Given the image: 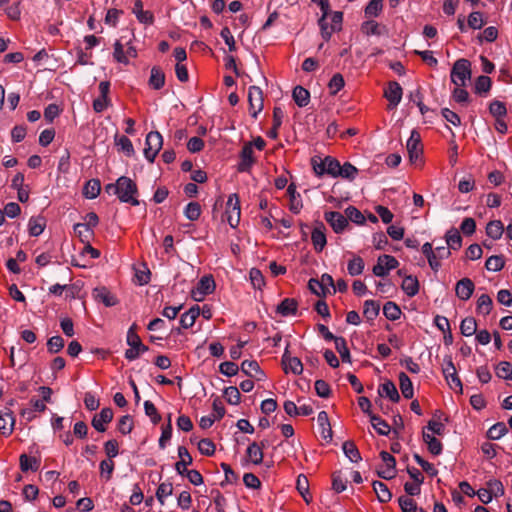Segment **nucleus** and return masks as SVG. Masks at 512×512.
<instances>
[{
  "label": "nucleus",
  "mask_w": 512,
  "mask_h": 512,
  "mask_svg": "<svg viewBox=\"0 0 512 512\" xmlns=\"http://www.w3.org/2000/svg\"><path fill=\"white\" fill-rule=\"evenodd\" d=\"M450 79L454 88L453 99L458 103H465L469 94L467 87L471 84V63L467 59H458L452 66Z\"/></svg>",
  "instance_id": "f257e3e1"
},
{
  "label": "nucleus",
  "mask_w": 512,
  "mask_h": 512,
  "mask_svg": "<svg viewBox=\"0 0 512 512\" xmlns=\"http://www.w3.org/2000/svg\"><path fill=\"white\" fill-rule=\"evenodd\" d=\"M107 193L117 195L118 199L123 203H129L133 206L139 204L137 200L138 188L136 183L129 177L121 176L114 184H107L105 186Z\"/></svg>",
  "instance_id": "f03ea898"
},
{
  "label": "nucleus",
  "mask_w": 512,
  "mask_h": 512,
  "mask_svg": "<svg viewBox=\"0 0 512 512\" xmlns=\"http://www.w3.org/2000/svg\"><path fill=\"white\" fill-rule=\"evenodd\" d=\"M339 163L340 162L337 159L331 156H327L324 159L312 158L311 160L313 171L318 177H322L324 174H327L332 178H337Z\"/></svg>",
  "instance_id": "7ed1b4c3"
},
{
  "label": "nucleus",
  "mask_w": 512,
  "mask_h": 512,
  "mask_svg": "<svg viewBox=\"0 0 512 512\" xmlns=\"http://www.w3.org/2000/svg\"><path fill=\"white\" fill-rule=\"evenodd\" d=\"M489 114L495 118V129L504 134L507 132V124L504 121V117L507 114V109L504 102L499 100H493L488 107Z\"/></svg>",
  "instance_id": "20e7f679"
},
{
  "label": "nucleus",
  "mask_w": 512,
  "mask_h": 512,
  "mask_svg": "<svg viewBox=\"0 0 512 512\" xmlns=\"http://www.w3.org/2000/svg\"><path fill=\"white\" fill-rule=\"evenodd\" d=\"M144 156L149 162H153L162 148L163 138L158 131H151L145 140Z\"/></svg>",
  "instance_id": "39448f33"
},
{
  "label": "nucleus",
  "mask_w": 512,
  "mask_h": 512,
  "mask_svg": "<svg viewBox=\"0 0 512 512\" xmlns=\"http://www.w3.org/2000/svg\"><path fill=\"white\" fill-rule=\"evenodd\" d=\"M227 222L232 228H236L240 222V200L236 193L230 194L226 202L225 211Z\"/></svg>",
  "instance_id": "423d86ee"
},
{
  "label": "nucleus",
  "mask_w": 512,
  "mask_h": 512,
  "mask_svg": "<svg viewBox=\"0 0 512 512\" xmlns=\"http://www.w3.org/2000/svg\"><path fill=\"white\" fill-rule=\"evenodd\" d=\"M399 266L398 260L391 255L383 254L377 259V263L374 265L372 271L377 277H385L391 270L396 269Z\"/></svg>",
  "instance_id": "0eeeda50"
},
{
  "label": "nucleus",
  "mask_w": 512,
  "mask_h": 512,
  "mask_svg": "<svg viewBox=\"0 0 512 512\" xmlns=\"http://www.w3.org/2000/svg\"><path fill=\"white\" fill-rule=\"evenodd\" d=\"M382 464L377 468V474L380 478L390 480L396 476V460L388 452L382 451L380 453Z\"/></svg>",
  "instance_id": "6e6552de"
},
{
  "label": "nucleus",
  "mask_w": 512,
  "mask_h": 512,
  "mask_svg": "<svg viewBox=\"0 0 512 512\" xmlns=\"http://www.w3.org/2000/svg\"><path fill=\"white\" fill-rule=\"evenodd\" d=\"M406 148L409 154L410 162L416 164L420 160L423 153L421 137L416 130L411 132V135L406 143Z\"/></svg>",
  "instance_id": "1a4fd4ad"
},
{
  "label": "nucleus",
  "mask_w": 512,
  "mask_h": 512,
  "mask_svg": "<svg viewBox=\"0 0 512 512\" xmlns=\"http://www.w3.org/2000/svg\"><path fill=\"white\" fill-rule=\"evenodd\" d=\"M263 92L257 86H251L248 91L249 112L253 118L263 110Z\"/></svg>",
  "instance_id": "9d476101"
},
{
  "label": "nucleus",
  "mask_w": 512,
  "mask_h": 512,
  "mask_svg": "<svg viewBox=\"0 0 512 512\" xmlns=\"http://www.w3.org/2000/svg\"><path fill=\"white\" fill-rule=\"evenodd\" d=\"M503 493V484L497 479H489L486 481V487H482V504L491 502L493 498H497Z\"/></svg>",
  "instance_id": "9b49d317"
},
{
  "label": "nucleus",
  "mask_w": 512,
  "mask_h": 512,
  "mask_svg": "<svg viewBox=\"0 0 512 512\" xmlns=\"http://www.w3.org/2000/svg\"><path fill=\"white\" fill-rule=\"evenodd\" d=\"M215 289V281L212 276H203L195 289L192 290V297L195 301H202L204 297Z\"/></svg>",
  "instance_id": "f8f14e48"
},
{
  "label": "nucleus",
  "mask_w": 512,
  "mask_h": 512,
  "mask_svg": "<svg viewBox=\"0 0 512 512\" xmlns=\"http://www.w3.org/2000/svg\"><path fill=\"white\" fill-rule=\"evenodd\" d=\"M126 342L129 346V349L125 351V358L128 361H134L137 359V348L138 345L141 343V339L136 333V324H133L129 328L127 332Z\"/></svg>",
  "instance_id": "ddd939ff"
},
{
  "label": "nucleus",
  "mask_w": 512,
  "mask_h": 512,
  "mask_svg": "<svg viewBox=\"0 0 512 512\" xmlns=\"http://www.w3.org/2000/svg\"><path fill=\"white\" fill-rule=\"evenodd\" d=\"M403 90L400 84L396 81L389 82L388 87L385 89L384 96L388 100V109H395L401 102Z\"/></svg>",
  "instance_id": "4468645a"
},
{
  "label": "nucleus",
  "mask_w": 512,
  "mask_h": 512,
  "mask_svg": "<svg viewBox=\"0 0 512 512\" xmlns=\"http://www.w3.org/2000/svg\"><path fill=\"white\" fill-rule=\"evenodd\" d=\"M110 91V83L108 81H101L99 83L100 95L93 101V109L95 112H103L109 105L110 100L108 97Z\"/></svg>",
  "instance_id": "2eb2a0df"
},
{
  "label": "nucleus",
  "mask_w": 512,
  "mask_h": 512,
  "mask_svg": "<svg viewBox=\"0 0 512 512\" xmlns=\"http://www.w3.org/2000/svg\"><path fill=\"white\" fill-rule=\"evenodd\" d=\"M15 416L9 407L0 411V433L7 437L10 436L15 426Z\"/></svg>",
  "instance_id": "dca6fc26"
},
{
  "label": "nucleus",
  "mask_w": 512,
  "mask_h": 512,
  "mask_svg": "<svg viewBox=\"0 0 512 512\" xmlns=\"http://www.w3.org/2000/svg\"><path fill=\"white\" fill-rule=\"evenodd\" d=\"M253 154L252 142L245 143L240 153V162L238 163L239 172L250 171L251 167L255 163Z\"/></svg>",
  "instance_id": "f3484780"
},
{
  "label": "nucleus",
  "mask_w": 512,
  "mask_h": 512,
  "mask_svg": "<svg viewBox=\"0 0 512 512\" xmlns=\"http://www.w3.org/2000/svg\"><path fill=\"white\" fill-rule=\"evenodd\" d=\"M442 369H443V374H444L450 388L454 389V390L459 389L460 391H462L461 381H460L459 377L456 375V369H455L450 357L444 360Z\"/></svg>",
  "instance_id": "a211bd4d"
},
{
  "label": "nucleus",
  "mask_w": 512,
  "mask_h": 512,
  "mask_svg": "<svg viewBox=\"0 0 512 512\" xmlns=\"http://www.w3.org/2000/svg\"><path fill=\"white\" fill-rule=\"evenodd\" d=\"M282 366L285 373H293L299 375L303 371V365L299 358L292 357L289 354L288 347L285 349L282 355Z\"/></svg>",
  "instance_id": "6ab92c4d"
},
{
  "label": "nucleus",
  "mask_w": 512,
  "mask_h": 512,
  "mask_svg": "<svg viewBox=\"0 0 512 512\" xmlns=\"http://www.w3.org/2000/svg\"><path fill=\"white\" fill-rule=\"evenodd\" d=\"M325 220L330 224L334 232L341 233L348 226L346 215L340 212L330 211L325 213Z\"/></svg>",
  "instance_id": "aec40b11"
},
{
  "label": "nucleus",
  "mask_w": 512,
  "mask_h": 512,
  "mask_svg": "<svg viewBox=\"0 0 512 512\" xmlns=\"http://www.w3.org/2000/svg\"><path fill=\"white\" fill-rule=\"evenodd\" d=\"M113 419V411L111 408H103L99 414H96L92 419V426L99 432L106 430V424Z\"/></svg>",
  "instance_id": "412c9836"
},
{
  "label": "nucleus",
  "mask_w": 512,
  "mask_h": 512,
  "mask_svg": "<svg viewBox=\"0 0 512 512\" xmlns=\"http://www.w3.org/2000/svg\"><path fill=\"white\" fill-rule=\"evenodd\" d=\"M325 230H326V228H325L324 224H322V223H318L313 228V231L311 234V241L313 243L314 249L317 252H321L327 243Z\"/></svg>",
  "instance_id": "4be33fe9"
},
{
  "label": "nucleus",
  "mask_w": 512,
  "mask_h": 512,
  "mask_svg": "<svg viewBox=\"0 0 512 512\" xmlns=\"http://www.w3.org/2000/svg\"><path fill=\"white\" fill-rule=\"evenodd\" d=\"M378 394L380 397L388 398L390 401L397 403L400 400V395L395 384L387 380L378 387Z\"/></svg>",
  "instance_id": "5701e85b"
},
{
  "label": "nucleus",
  "mask_w": 512,
  "mask_h": 512,
  "mask_svg": "<svg viewBox=\"0 0 512 512\" xmlns=\"http://www.w3.org/2000/svg\"><path fill=\"white\" fill-rule=\"evenodd\" d=\"M456 295L462 300H468L474 291V284L469 278H463L456 284Z\"/></svg>",
  "instance_id": "b1692460"
},
{
  "label": "nucleus",
  "mask_w": 512,
  "mask_h": 512,
  "mask_svg": "<svg viewBox=\"0 0 512 512\" xmlns=\"http://www.w3.org/2000/svg\"><path fill=\"white\" fill-rule=\"evenodd\" d=\"M178 456L180 460L175 464V469L180 475H184L187 471V466L192 464V457L184 446L178 447Z\"/></svg>",
  "instance_id": "393cba45"
},
{
  "label": "nucleus",
  "mask_w": 512,
  "mask_h": 512,
  "mask_svg": "<svg viewBox=\"0 0 512 512\" xmlns=\"http://www.w3.org/2000/svg\"><path fill=\"white\" fill-rule=\"evenodd\" d=\"M461 334L465 337L475 336V340L480 342V334L477 333V322L473 317H466L460 325Z\"/></svg>",
  "instance_id": "a878e982"
},
{
  "label": "nucleus",
  "mask_w": 512,
  "mask_h": 512,
  "mask_svg": "<svg viewBox=\"0 0 512 512\" xmlns=\"http://www.w3.org/2000/svg\"><path fill=\"white\" fill-rule=\"evenodd\" d=\"M132 12L140 23L152 24L154 21L153 14L150 11L143 10V2L141 0L134 2Z\"/></svg>",
  "instance_id": "bb28decb"
},
{
  "label": "nucleus",
  "mask_w": 512,
  "mask_h": 512,
  "mask_svg": "<svg viewBox=\"0 0 512 512\" xmlns=\"http://www.w3.org/2000/svg\"><path fill=\"white\" fill-rule=\"evenodd\" d=\"M266 447L265 442L258 444L256 442L251 443L247 448V457L253 464H260L263 460V448Z\"/></svg>",
  "instance_id": "cd10ccee"
},
{
  "label": "nucleus",
  "mask_w": 512,
  "mask_h": 512,
  "mask_svg": "<svg viewBox=\"0 0 512 512\" xmlns=\"http://www.w3.org/2000/svg\"><path fill=\"white\" fill-rule=\"evenodd\" d=\"M149 85L155 90L161 89L165 85V74L161 68L154 66L151 69Z\"/></svg>",
  "instance_id": "c85d7f7f"
},
{
  "label": "nucleus",
  "mask_w": 512,
  "mask_h": 512,
  "mask_svg": "<svg viewBox=\"0 0 512 512\" xmlns=\"http://www.w3.org/2000/svg\"><path fill=\"white\" fill-rule=\"evenodd\" d=\"M317 422L321 428L322 437L326 440H331L332 439V429L330 426L329 417H328L327 412H325V411L319 412L318 416H317Z\"/></svg>",
  "instance_id": "c756f323"
},
{
  "label": "nucleus",
  "mask_w": 512,
  "mask_h": 512,
  "mask_svg": "<svg viewBox=\"0 0 512 512\" xmlns=\"http://www.w3.org/2000/svg\"><path fill=\"white\" fill-rule=\"evenodd\" d=\"M297 301L293 298H285L281 303L277 306V313L282 316H290L295 315L297 311Z\"/></svg>",
  "instance_id": "7c9ffc66"
},
{
  "label": "nucleus",
  "mask_w": 512,
  "mask_h": 512,
  "mask_svg": "<svg viewBox=\"0 0 512 512\" xmlns=\"http://www.w3.org/2000/svg\"><path fill=\"white\" fill-rule=\"evenodd\" d=\"M199 314L200 308L198 306L191 307L188 311L181 315L180 325L185 329L192 327Z\"/></svg>",
  "instance_id": "2f4dec72"
},
{
  "label": "nucleus",
  "mask_w": 512,
  "mask_h": 512,
  "mask_svg": "<svg viewBox=\"0 0 512 512\" xmlns=\"http://www.w3.org/2000/svg\"><path fill=\"white\" fill-rule=\"evenodd\" d=\"M399 386L404 398L412 399L414 396L413 384L404 372L399 373Z\"/></svg>",
  "instance_id": "473e14b6"
},
{
  "label": "nucleus",
  "mask_w": 512,
  "mask_h": 512,
  "mask_svg": "<svg viewBox=\"0 0 512 512\" xmlns=\"http://www.w3.org/2000/svg\"><path fill=\"white\" fill-rule=\"evenodd\" d=\"M292 97L299 107H305L310 101V93L302 86H296L293 90Z\"/></svg>",
  "instance_id": "72a5a7b5"
},
{
  "label": "nucleus",
  "mask_w": 512,
  "mask_h": 512,
  "mask_svg": "<svg viewBox=\"0 0 512 512\" xmlns=\"http://www.w3.org/2000/svg\"><path fill=\"white\" fill-rule=\"evenodd\" d=\"M20 469L23 472L37 471L40 467V460L35 457H29L26 454H22L19 457Z\"/></svg>",
  "instance_id": "f704fd0d"
},
{
  "label": "nucleus",
  "mask_w": 512,
  "mask_h": 512,
  "mask_svg": "<svg viewBox=\"0 0 512 512\" xmlns=\"http://www.w3.org/2000/svg\"><path fill=\"white\" fill-rule=\"evenodd\" d=\"M101 191V183L98 179H91L86 182L83 188V195L87 199H95Z\"/></svg>",
  "instance_id": "c9c22d12"
},
{
  "label": "nucleus",
  "mask_w": 512,
  "mask_h": 512,
  "mask_svg": "<svg viewBox=\"0 0 512 512\" xmlns=\"http://www.w3.org/2000/svg\"><path fill=\"white\" fill-rule=\"evenodd\" d=\"M504 232L503 223L500 220H493L486 225V234L493 240L501 238Z\"/></svg>",
  "instance_id": "e433bc0d"
},
{
  "label": "nucleus",
  "mask_w": 512,
  "mask_h": 512,
  "mask_svg": "<svg viewBox=\"0 0 512 512\" xmlns=\"http://www.w3.org/2000/svg\"><path fill=\"white\" fill-rule=\"evenodd\" d=\"M115 144L119 148V150H121L126 156L132 157L134 155L135 150H134L131 140L128 137H126L124 135H122V136L116 135L115 136Z\"/></svg>",
  "instance_id": "4c0bfd02"
},
{
  "label": "nucleus",
  "mask_w": 512,
  "mask_h": 512,
  "mask_svg": "<svg viewBox=\"0 0 512 512\" xmlns=\"http://www.w3.org/2000/svg\"><path fill=\"white\" fill-rule=\"evenodd\" d=\"M284 118V112L282 108L275 107L273 110V126L271 130L268 132V137L272 139H276L278 136V129L282 125V120Z\"/></svg>",
  "instance_id": "58836bf2"
},
{
  "label": "nucleus",
  "mask_w": 512,
  "mask_h": 512,
  "mask_svg": "<svg viewBox=\"0 0 512 512\" xmlns=\"http://www.w3.org/2000/svg\"><path fill=\"white\" fill-rule=\"evenodd\" d=\"M343 452L345 456L354 463L359 462L362 458L358 448L355 443L352 441H345L342 445Z\"/></svg>",
  "instance_id": "ea45409f"
},
{
  "label": "nucleus",
  "mask_w": 512,
  "mask_h": 512,
  "mask_svg": "<svg viewBox=\"0 0 512 512\" xmlns=\"http://www.w3.org/2000/svg\"><path fill=\"white\" fill-rule=\"evenodd\" d=\"M358 173L357 168L352 165L349 162H345L343 165L339 163L338 169H337V178L341 177L348 180L355 179L356 175Z\"/></svg>",
  "instance_id": "a19ab883"
},
{
  "label": "nucleus",
  "mask_w": 512,
  "mask_h": 512,
  "mask_svg": "<svg viewBox=\"0 0 512 512\" xmlns=\"http://www.w3.org/2000/svg\"><path fill=\"white\" fill-rule=\"evenodd\" d=\"M401 288L410 297L415 296L419 291V283L415 277L406 276L403 281Z\"/></svg>",
  "instance_id": "79ce46f5"
},
{
  "label": "nucleus",
  "mask_w": 512,
  "mask_h": 512,
  "mask_svg": "<svg viewBox=\"0 0 512 512\" xmlns=\"http://www.w3.org/2000/svg\"><path fill=\"white\" fill-rule=\"evenodd\" d=\"M507 432L508 428L506 424L504 422H497L488 429L486 436L489 440H498Z\"/></svg>",
  "instance_id": "37998d69"
},
{
  "label": "nucleus",
  "mask_w": 512,
  "mask_h": 512,
  "mask_svg": "<svg viewBox=\"0 0 512 512\" xmlns=\"http://www.w3.org/2000/svg\"><path fill=\"white\" fill-rule=\"evenodd\" d=\"M380 305L374 300H366L364 302L363 315L368 321H373L379 314Z\"/></svg>",
  "instance_id": "c03bdc74"
},
{
  "label": "nucleus",
  "mask_w": 512,
  "mask_h": 512,
  "mask_svg": "<svg viewBox=\"0 0 512 512\" xmlns=\"http://www.w3.org/2000/svg\"><path fill=\"white\" fill-rule=\"evenodd\" d=\"M373 489L377 495V498L380 502H388L390 501L392 494L389 491L386 484H384L381 481H374L373 482Z\"/></svg>",
  "instance_id": "a18cd8bd"
},
{
  "label": "nucleus",
  "mask_w": 512,
  "mask_h": 512,
  "mask_svg": "<svg viewBox=\"0 0 512 512\" xmlns=\"http://www.w3.org/2000/svg\"><path fill=\"white\" fill-rule=\"evenodd\" d=\"M364 267V260L360 256L354 255L353 258L348 262L347 271L349 275L357 276L362 274Z\"/></svg>",
  "instance_id": "49530a36"
},
{
  "label": "nucleus",
  "mask_w": 512,
  "mask_h": 512,
  "mask_svg": "<svg viewBox=\"0 0 512 512\" xmlns=\"http://www.w3.org/2000/svg\"><path fill=\"white\" fill-rule=\"evenodd\" d=\"M459 492H453L452 494V498L455 502H460L462 500V496L461 494H464V495H467L469 497H472V496H480V493L479 491H475L471 485L468 483V482H461L459 484Z\"/></svg>",
  "instance_id": "de8ad7c7"
},
{
  "label": "nucleus",
  "mask_w": 512,
  "mask_h": 512,
  "mask_svg": "<svg viewBox=\"0 0 512 512\" xmlns=\"http://www.w3.org/2000/svg\"><path fill=\"white\" fill-rule=\"evenodd\" d=\"M422 253L427 257L431 269L437 271L440 267V262L436 260V254L433 251L432 244L429 242L424 243Z\"/></svg>",
  "instance_id": "09e8293b"
},
{
  "label": "nucleus",
  "mask_w": 512,
  "mask_h": 512,
  "mask_svg": "<svg viewBox=\"0 0 512 512\" xmlns=\"http://www.w3.org/2000/svg\"><path fill=\"white\" fill-rule=\"evenodd\" d=\"M423 440L427 444L429 451L433 455H439L442 452V446L438 439L428 432H423Z\"/></svg>",
  "instance_id": "8fccbe9b"
},
{
  "label": "nucleus",
  "mask_w": 512,
  "mask_h": 512,
  "mask_svg": "<svg viewBox=\"0 0 512 512\" xmlns=\"http://www.w3.org/2000/svg\"><path fill=\"white\" fill-rule=\"evenodd\" d=\"M383 314L387 319L395 321L400 318L402 312L396 303L389 301L383 307Z\"/></svg>",
  "instance_id": "3c124183"
},
{
  "label": "nucleus",
  "mask_w": 512,
  "mask_h": 512,
  "mask_svg": "<svg viewBox=\"0 0 512 512\" xmlns=\"http://www.w3.org/2000/svg\"><path fill=\"white\" fill-rule=\"evenodd\" d=\"M504 265L505 259L503 255H492L485 262V268L492 272L500 271Z\"/></svg>",
  "instance_id": "603ef678"
},
{
  "label": "nucleus",
  "mask_w": 512,
  "mask_h": 512,
  "mask_svg": "<svg viewBox=\"0 0 512 512\" xmlns=\"http://www.w3.org/2000/svg\"><path fill=\"white\" fill-rule=\"evenodd\" d=\"M335 348L337 352L339 353L341 359L343 362L351 363V355L349 352V349L347 347V342L345 338L338 337L335 339Z\"/></svg>",
  "instance_id": "864d4df0"
},
{
  "label": "nucleus",
  "mask_w": 512,
  "mask_h": 512,
  "mask_svg": "<svg viewBox=\"0 0 512 512\" xmlns=\"http://www.w3.org/2000/svg\"><path fill=\"white\" fill-rule=\"evenodd\" d=\"M462 238L458 230L451 229L446 233V245L452 249L457 250L461 247Z\"/></svg>",
  "instance_id": "5fc2aeb1"
},
{
  "label": "nucleus",
  "mask_w": 512,
  "mask_h": 512,
  "mask_svg": "<svg viewBox=\"0 0 512 512\" xmlns=\"http://www.w3.org/2000/svg\"><path fill=\"white\" fill-rule=\"evenodd\" d=\"M74 232L79 237L80 241L84 244L89 243L94 234L92 229L81 223L74 225Z\"/></svg>",
  "instance_id": "6e6d98bb"
},
{
  "label": "nucleus",
  "mask_w": 512,
  "mask_h": 512,
  "mask_svg": "<svg viewBox=\"0 0 512 512\" xmlns=\"http://www.w3.org/2000/svg\"><path fill=\"white\" fill-rule=\"evenodd\" d=\"M241 371L250 377L256 374L263 375V371L260 369L259 364L255 360H245L241 363Z\"/></svg>",
  "instance_id": "4d7b16f0"
},
{
  "label": "nucleus",
  "mask_w": 512,
  "mask_h": 512,
  "mask_svg": "<svg viewBox=\"0 0 512 512\" xmlns=\"http://www.w3.org/2000/svg\"><path fill=\"white\" fill-rule=\"evenodd\" d=\"M184 215L190 221H196L201 215V206L198 202H190L184 209Z\"/></svg>",
  "instance_id": "13d9d810"
},
{
  "label": "nucleus",
  "mask_w": 512,
  "mask_h": 512,
  "mask_svg": "<svg viewBox=\"0 0 512 512\" xmlns=\"http://www.w3.org/2000/svg\"><path fill=\"white\" fill-rule=\"evenodd\" d=\"M383 9V0H370L365 7V16L367 18L377 17Z\"/></svg>",
  "instance_id": "bf43d9fd"
},
{
  "label": "nucleus",
  "mask_w": 512,
  "mask_h": 512,
  "mask_svg": "<svg viewBox=\"0 0 512 512\" xmlns=\"http://www.w3.org/2000/svg\"><path fill=\"white\" fill-rule=\"evenodd\" d=\"M370 421L373 426V428L380 434V435H388L390 432V426L387 424L386 421L382 420L380 417L376 415H370Z\"/></svg>",
  "instance_id": "052dcab7"
},
{
  "label": "nucleus",
  "mask_w": 512,
  "mask_h": 512,
  "mask_svg": "<svg viewBox=\"0 0 512 512\" xmlns=\"http://www.w3.org/2000/svg\"><path fill=\"white\" fill-rule=\"evenodd\" d=\"M496 375L499 378L512 381V366L509 362L502 361L495 368Z\"/></svg>",
  "instance_id": "680f3d73"
},
{
  "label": "nucleus",
  "mask_w": 512,
  "mask_h": 512,
  "mask_svg": "<svg viewBox=\"0 0 512 512\" xmlns=\"http://www.w3.org/2000/svg\"><path fill=\"white\" fill-rule=\"evenodd\" d=\"M28 226H29V233L31 236H39L44 231L45 222H44L43 218L32 217L29 220Z\"/></svg>",
  "instance_id": "e2e57ef3"
},
{
  "label": "nucleus",
  "mask_w": 512,
  "mask_h": 512,
  "mask_svg": "<svg viewBox=\"0 0 512 512\" xmlns=\"http://www.w3.org/2000/svg\"><path fill=\"white\" fill-rule=\"evenodd\" d=\"M173 492V486L169 482L161 483L156 491V498L160 502L161 505H164V500L166 497L170 496Z\"/></svg>",
  "instance_id": "0e129e2a"
},
{
  "label": "nucleus",
  "mask_w": 512,
  "mask_h": 512,
  "mask_svg": "<svg viewBox=\"0 0 512 512\" xmlns=\"http://www.w3.org/2000/svg\"><path fill=\"white\" fill-rule=\"evenodd\" d=\"M224 397L226 401L231 405H237L240 402L241 395L237 387L230 386L225 388Z\"/></svg>",
  "instance_id": "69168bd1"
},
{
  "label": "nucleus",
  "mask_w": 512,
  "mask_h": 512,
  "mask_svg": "<svg viewBox=\"0 0 512 512\" xmlns=\"http://www.w3.org/2000/svg\"><path fill=\"white\" fill-rule=\"evenodd\" d=\"M344 78L340 73H336L330 79L328 87L332 95L337 94L344 87Z\"/></svg>",
  "instance_id": "338daca9"
},
{
  "label": "nucleus",
  "mask_w": 512,
  "mask_h": 512,
  "mask_svg": "<svg viewBox=\"0 0 512 512\" xmlns=\"http://www.w3.org/2000/svg\"><path fill=\"white\" fill-rule=\"evenodd\" d=\"M398 502L402 512H419L416 502L408 496H401Z\"/></svg>",
  "instance_id": "774afa93"
}]
</instances>
